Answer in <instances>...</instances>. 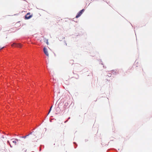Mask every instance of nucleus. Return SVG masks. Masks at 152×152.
I'll return each mask as SVG.
<instances>
[{
  "label": "nucleus",
  "mask_w": 152,
  "mask_h": 152,
  "mask_svg": "<svg viewBox=\"0 0 152 152\" xmlns=\"http://www.w3.org/2000/svg\"><path fill=\"white\" fill-rule=\"evenodd\" d=\"M36 8H37V9H38V8H37V7H36Z\"/></svg>",
  "instance_id": "nucleus-14"
},
{
  "label": "nucleus",
  "mask_w": 152,
  "mask_h": 152,
  "mask_svg": "<svg viewBox=\"0 0 152 152\" xmlns=\"http://www.w3.org/2000/svg\"><path fill=\"white\" fill-rule=\"evenodd\" d=\"M32 132H31V133L30 134H28V135H26V136H23L22 137V138H24V139H25V138H26L27 137V136H29L30 134H32Z\"/></svg>",
  "instance_id": "nucleus-5"
},
{
  "label": "nucleus",
  "mask_w": 152,
  "mask_h": 152,
  "mask_svg": "<svg viewBox=\"0 0 152 152\" xmlns=\"http://www.w3.org/2000/svg\"><path fill=\"white\" fill-rule=\"evenodd\" d=\"M47 45L48 44V41L47 42Z\"/></svg>",
  "instance_id": "nucleus-11"
},
{
  "label": "nucleus",
  "mask_w": 152,
  "mask_h": 152,
  "mask_svg": "<svg viewBox=\"0 0 152 152\" xmlns=\"http://www.w3.org/2000/svg\"><path fill=\"white\" fill-rule=\"evenodd\" d=\"M32 16L33 14H31L30 13L28 12L24 16V18L25 20H28L30 19Z\"/></svg>",
  "instance_id": "nucleus-1"
},
{
  "label": "nucleus",
  "mask_w": 152,
  "mask_h": 152,
  "mask_svg": "<svg viewBox=\"0 0 152 152\" xmlns=\"http://www.w3.org/2000/svg\"><path fill=\"white\" fill-rule=\"evenodd\" d=\"M17 140V141H18V139H17V140Z\"/></svg>",
  "instance_id": "nucleus-13"
},
{
  "label": "nucleus",
  "mask_w": 152,
  "mask_h": 152,
  "mask_svg": "<svg viewBox=\"0 0 152 152\" xmlns=\"http://www.w3.org/2000/svg\"><path fill=\"white\" fill-rule=\"evenodd\" d=\"M84 11V10L83 9L80 11L78 14L76 16V18H78L80 17L82 14L83 12Z\"/></svg>",
  "instance_id": "nucleus-2"
},
{
  "label": "nucleus",
  "mask_w": 152,
  "mask_h": 152,
  "mask_svg": "<svg viewBox=\"0 0 152 152\" xmlns=\"http://www.w3.org/2000/svg\"><path fill=\"white\" fill-rule=\"evenodd\" d=\"M10 147L11 148H12V146L11 145H10Z\"/></svg>",
  "instance_id": "nucleus-12"
},
{
  "label": "nucleus",
  "mask_w": 152,
  "mask_h": 152,
  "mask_svg": "<svg viewBox=\"0 0 152 152\" xmlns=\"http://www.w3.org/2000/svg\"><path fill=\"white\" fill-rule=\"evenodd\" d=\"M5 47V46H3V47H0V50L4 48Z\"/></svg>",
  "instance_id": "nucleus-7"
},
{
  "label": "nucleus",
  "mask_w": 152,
  "mask_h": 152,
  "mask_svg": "<svg viewBox=\"0 0 152 152\" xmlns=\"http://www.w3.org/2000/svg\"><path fill=\"white\" fill-rule=\"evenodd\" d=\"M20 21H18L15 24L16 26L19 27L21 26V24L20 23Z\"/></svg>",
  "instance_id": "nucleus-4"
},
{
  "label": "nucleus",
  "mask_w": 152,
  "mask_h": 152,
  "mask_svg": "<svg viewBox=\"0 0 152 152\" xmlns=\"http://www.w3.org/2000/svg\"><path fill=\"white\" fill-rule=\"evenodd\" d=\"M44 51L46 55L47 56H48V52L47 49L45 48H44Z\"/></svg>",
  "instance_id": "nucleus-3"
},
{
  "label": "nucleus",
  "mask_w": 152,
  "mask_h": 152,
  "mask_svg": "<svg viewBox=\"0 0 152 152\" xmlns=\"http://www.w3.org/2000/svg\"><path fill=\"white\" fill-rule=\"evenodd\" d=\"M12 142L13 143H14L15 145H16V144L17 142H16V140L12 141Z\"/></svg>",
  "instance_id": "nucleus-6"
},
{
  "label": "nucleus",
  "mask_w": 152,
  "mask_h": 152,
  "mask_svg": "<svg viewBox=\"0 0 152 152\" xmlns=\"http://www.w3.org/2000/svg\"><path fill=\"white\" fill-rule=\"evenodd\" d=\"M52 106L51 107H50V110H49V113L50 112V111H51V108H52Z\"/></svg>",
  "instance_id": "nucleus-8"
},
{
  "label": "nucleus",
  "mask_w": 152,
  "mask_h": 152,
  "mask_svg": "<svg viewBox=\"0 0 152 152\" xmlns=\"http://www.w3.org/2000/svg\"><path fill=\"white\" fill-rule=\"evenodd\" d=\"M19 14V13H17L16 14H15L14 15H18Z\"/></svg>",
  "instance_id": "nucleus-9"
},
{
  "label": "nucleus",
  "mask_w": 152,
  "mask_h": 152,
  "mask_svg": "<svg viewBox=\"0 0 152 152\" xmlns=\"http://www.w3.org/2000/svg\"><path fill=\"white\" fill-rule=\"evenodd\" d=\"M35 39L37 40L38 39L37 37H36Z\"/></svg>",
  "instance_id": "nucleus-10"
}]
</instances>
